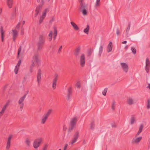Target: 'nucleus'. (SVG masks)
<instances>
[{
	"instance_id": "obj_1",
	"label": "nucleus",
	"mask_w": 150,
	"mask_h": 150,
	"mask_svg": "<svg viewBox=\"0 0 150 150\" xmlns=\"http://www.w3.org/2000/svg\"><path fill=\"white\" fill-rule=\"evenodd\" d=\"M41 63V60L39 56L37 55H35L32 57V61L30 66V71L32 72L33 68L35 65H38Z\"/></svg>"
},
{
	"instance_id": "obj_2",
	"label": "nucleus",
	"mask_w": 150,
	"mask_h": 150,
	"mask_svg": "<svg viewBox=\"0 0 150 150\" xmlns=\"http://www.w3.org/2000/svg\"><path fill=\"white\" fill-rule=\"evenodd\" d=\"M43 140V139L41 137L35 140L33 144L34 148L36 149H38L40 146Z\"/></svg>"
},
{
	"instance_id": "obj_3",
	"label": "nucleus",
	"mask_w": 150,
	"mask_h": 150,
	"mask_svg": "<svg viewBox=\"0 0 150 150\" xmlns=\"http://www.w3.org/2000/svg\"><path fill=\"white\" fill-rule=\"evenodd\" d=\"M142 136L135 135L134 137L132 139V142L134 144H138L142 140Z\"/></svg>"
},
{
	"instance_id": "obj_4",
	"label": "nucleus",
	"mask_w": 150,
	"mask_h": 150,
	"mask_svg": "<svg viewBox=\"0 0 150 150\" xmlns=\"http://www.w3.org/2000/svg\"><path fill=\"white\" fill-rule=\"evenodd\" d=\"M77 120L76 117H74L72 119L70 122V127L68 130V132L69 133L71 132L73 128L75 126Z\"/></svg>"
},
{
	"instance_id": "obj_5",
	"label": "nucleus",
	"mask_w": 150,
	"mask_h": 150,
	"mask_svg": "<svg viewBox=\"0 0 150 150\" xmlns=\"http://www.w3.org/2000/svg\"><path fill=\"white\" fill-rule=\"evenodd\" d=\"M120 65L123 72L125 73L128 72L129 67L128 64L127 63L124 62H121L120 63Z\"/></svg>"
},
{
	"instance_id": "obj_6",
	"label": "nucleus",
	"mask_w": 150,
	"mask_h": 150,
	"mask_svg": "<svg viewBox=\"0 0 150 150\" xmlns=\"http://www.w3.org/2000/svg\"><path fill=\"white\" fill-rule=\"evenodd\" d=\"M150 67V61L149 59L147 58L145 59V70L147 73H149Z\"/></svg>"
},
{
	"instance_id": "obj_7",
	"label": "nucleus",
	"mask_w": 150,
	"mask_h": 150,
	"mask_svg": "<svg viewBox=\"0 0 150 150\" xmlns=\"http://www.w3.org/2000/svg\"><path fill=\"white\" fill-rule=\"evenodd\" d=\"M26 95H24L23 96L21 97L19 99L18 103L19 105L20 108L22 110V109L23 108L24 106L23 101L26 97Z\"/></svg>"
},
{
	"instance_id": "obj_8",
	"label": "nucleus",
	"mask_w": 150,
	"mask_h": 150,
	"mask_svg": "<svg viewBox=\"0 0 150 150\" xmlns=\"http://www.w3.org/2000/svg\"><path fill=\"white\" fill-rule=\"evenodd\" d=\"M87 7V5L86 4H82L80 6V11L82 12V14L84 16L87 15L88 14V12L86 9V8Z\"/></svg>"
},
{
	"instance_id": "obj_9",
	"label": "nucleus",
	"mask_w": 150,
	"mask_h": 150,
	"mask_svg": "<svg viewBox=\"0 0 150 150\" xmlns=\"http://www.w3.org/2000/svg\"><path fill=\"white\" fill-rule=\"evenodd\" d=\"M45 38L42 36H40L39 38L38 43L39 46H43L45 43Z\"/></svg>"
},
{
	"instance_id": "obj_10",
	"label": "nucleus",
	"mask_w": 150,
	"mask_h": 150,
	"mask_svg": "<svg viewBox=\"0 0 150 150\" xmlns=\"http://www.w3.org/2000/svg\"><path fill=\"white\" fill-rule=\"evenodd\" d=\"M80 64L82 67H83L85 63V58L84 54H82L80 57Z\"/></svg>"
},
{
	"instance_id": "obj_11",
	"label": "nucleus",
	"mask_w": 150,
	"mask_h": 150,
	"mask_svg": "<svg viewBox=\"0 0 150 150\" xmlns=\"http://www.w3.org/2000/svg\"><path fill=\"white\" fill-rule=\"evenodd\" d=\"M21 62V59H19L18 60V63L15 66L14 69V72L16 74L18 73V71L20 68Z\"/></svg>"
},
{
	"instance_id": "obj_12",
	"label": "nucleus",
	"mask_w": 150,
	"mask_h": 150,
	"mask_svg": "<svg viewBox=\"0 0 150 150\" xmlns=\"http://www.w3.org/2000/svg\"><path fill=\"white\" fill-rule=\"evenodd\" d=\"M127 103L130 105H131L133 104L134 103V99L132 97L128 98L127 100Z\"/></svg>"
},
{
	"instance_id": "obj_13",
	"label": "nucleus",
	"mask_w": 150,
	"mask_h": 150,
	"mask_svg": "<svg viewBox=\"0 0 150 150\" xmlns=\"http://www.w3.org/2000/svg\"><path fill=\"white\" fill-rule=\"evenodd\" d=\"M144 127V126L143 124H141L136 134L135 135H136L137 136H139L140 134H141V133L142 132L143 128Z\"/></svg>"
},
{
	"instance_id": "obj_14",
	"label": "nucleus",
	"mask_w": 150,
	"mask_h": 150,
	"mask_svg": "<svg viewBox=\"0 0 150 150\" xmlns=\"http://www.w3.org/2000/svg\"><path fill=\"white\" fill-rule=\"evenodd\" d=\"M0 32L1 35V40L2 42L4 41V34L5 33V31L3 29V28L2 26H1L0 28Z\"/></svg>"
},
{
	"instance_id": "obj_15",
	"label": "nucleus",
	"mask_w": 150,
	"mask_h": 150,
	"mask_svg": "<svg viewBox=\"0 0 150 150\" xmlns=\"http://www.w3.org/2000/svg\"><path fill=\"white\" fill-rule=\"evenodd\" d=\"M42 7L40 5H39L36 7L35 10L36 13L35 14V16H36L38 14L41 12L42 9Z\"/></svg>"
},
{
	"instance_id": "obj_16",
	"label": "nucleus",
	"mask_w": 150,
	"mask_h": 150,
	"mask_svg": "<svg viewBox=\"0 0 150 150\" xmlns=\"http://www.w3.org/2000/svg\"><path fill=\"white\" fill-rule=\"evenodd\" d=\"M12 31L13 40V41H15L16 37L18 35V32L16 30H12Z\"/></svg>"
},
{
	"instance_id": "obj_17",
	"label": "nucleus",
	"mask_w": 150,
	"mask_h": 150,
	"mask_svg": "<svg viewBox=\"0 0 150 150\" xmlns=\"http://www.w3.org/2000/svg\"><path fill=\"white\" fill-rule=\"evenodd\" d=\"M136 122V117L135 116H132L130 118V123L131 125H133Z\"/></svg>"
},
{
	"instance_id": "obj_18",
	"label": "nucleus",
	"mask_w": 150,
	"mask_h": 150,
	"mask_svg": "<svg viewBox=\"0 0 150 150\" xmlns=\"http://www.w3.org/2000/svg\"><path fill=\"white\" fill-rule=\"evenodd\" d=\"M25 143L27 146H30L31 144L30 139L28 138H26L25 140Z\"/></svg>"
},
{
	"instance_id": "obj_19",
	"label": "nucleus",
	"mask_w": 150,
	"mask_h": 150,
	"mask_svg": "<svg viewBox=\"0 0 150 150\" xmlns=\"http://www.w3.org/2000/svg\"><path fill=\"white\" fill-rule=\"evenodd\" d=\"M54 29V33H53V39L55 40L56 38L57 34V27L56 26H54L53 27Z\"/></svg>"
},
{
	"instance_id": "obj_20",
	"label": "nucleus",
	"mask_w": 150,
	"mask_h": 150,
	"mask_svg": "<svg viewBox=\"0 0 150 150\" xmlns=\"http://www.w3.org/2000/svg\"><path fill=\"white\" fill-rule=\"evenodd\" d=\"M48 117L45 115L42 117L41 121V123L42 124H44L47 121Z\"/></svg>"
},
{
	"instance_id": "obj_21",
	"label": "nucleus",
	"mask_w": 150,
	"mask_h": 150,
	"mask_svg": "<svg viewBox=\"0 0 150 150\" xmlns=\"http://www.w3.org/2000/svg\"><path fill=\"white\" fill-rule=\"evenodd\" d=\"M71 24L75 30H78L79 28L78 26L73 22H71Z\"/></svg>"
},
{
	"instance_id": "obj_22",
	"label": "nucleus",
	"mask_w": 150,
	"mask_h": 150,
	"mask_svg": "<svg viewBox=\"0 0 150 150\" xmlns=\"http://www.w3.org/2000/svg\"><path fill=\"white\" fill-rule=\"evenodd\" d=\"M130 23H129L127 27L126 30V36L127 37H128L129 35V31L130 29Z\"/></svg>"
},
{
	"instance_id": "obj_23",
	"label": "nucleus",
	"mask_w": 150,
	"mask_h": 150,
	"mask_svg": "<svg viewBox=\"0 0 150 150\" xmlns=\"http://www.w3.org/2000/svg\"><path fill=\"white\" fill-rule=\"evenodd\" d=\"M7 4L9 8H11L13 5V0H7Z\"/></svg>"
},
{
	"instance_id": "obj_24",
	"label": "nucleus",
	"mask_w": 150,
	"mask_h": 150,
	"mask_svg": "<svg viewBox=\"0 0 150 150\" xmlns=\"http://www.w3.org/2000/svg\"><path fill=\"white\" fill-rule=\"evenodd\" d=\"M57 79L56 78H54L53 81L52 87L53 89H55L56 88L57 86Z\"/></svg>"
},
{
	"instance_id": "obj_25",
	"label": "nucleus",
	"mask_w": 150,
	"mask_h": 150,
	"mask_svg": "<svg viewBox=\"0 0 150 150\" xmlns=\"http://www.w3.org/2000/svg\"><path fill=\"white\" fill-rule=\"evenodd\" d=\"M24 52V49L23 47H19L18 49V55L23 54Z\"/></svg>"
},
{
	"instance_id": "obj_26",
	"label": "nucleus",
	"mask_w": 150,
	"mask_h": 150,
	"mask_svg": "<svg viewBox=\"0 0 150 150\" xmlns=\"http://www.w3.org/2000/svg\"><path fill=\"white\" fill-rule=\"evenodd\" d=\"M90 27L89 25H87L86 27L83 30V32L86 34H88L89 33Z\"/></svg>"
},
{
	"instance_id": "obj_27",
	"label": "nucleus",
	"mask_w": 150,
	"mask_h": 150,
	"mask_svg": "<svg viewBox=\"0 0 150 150\" xmlns=\"http://www.w3.org/2000/svg\"><path fill=\"white\" fill-rule=\"evenodd\" d=\"M7 104H6L2 108L1 111L0 112V113L1 115L4 112L6 109V107L7 106Z\"/></svg>"
},
{
	"instance_id": "obj_28",
	"label": "nucleus",
	"mask_w": 150,
	"mask_h": 150,
	"mask_svg": "<svg viewBox=\"0 0 150 150\" xmlns=\"http://www.w3.org/2000/svg\"><path fill=\"white\" fill-rule=\"evenodd\" d=\"M52 111V109H50L48 110L47 112L45 114V115L48 117Z\"/></svg>"
},
{
	"instance_id": "obj_29",
	"label": "nucleus",
	"mask_w": 150,
	"mask_h": 150,
	"mask_svg": "<svg viewBox=\"0 0 150 150\" xmlns=\"http://www.w3.org/2000/svg\"><path fill=\"white\" fill-rule=\"evenodd\" d=\"M79 136V132H75L74 136V138L78 139Z\"/></svg>"
},
{
	"instance_id": "obj_30",
	"label": "nucleus",
	"mask_w": 150,
	"mask_h": 150,
	"mask_svg": "<svg viewBox=\"0 0 150 150\" xmlns=\"http://www.w3.org/2000/svg\"><path fill=\"white\" fill-rule=\"evenodd\" d=\"M48 11V8L46 9L43 12L42 16L45 17L47 11Z\"/></svg>"
},
{
	"instance_id": "obj_31",
	"label": "nucleus",
	"mask_w": 150,
	"mask_h": 150,
	"mask_svg": "<svg viewBox=\"0 0 150 150\" xmlns=\"http://www.w3.org/2000/svg\"><path fill=\"white\" fill-rule=\"evenodd\" d=\"M53 33L52 31H51L49 33L48 36L50 37L49 38V40L50 41H51L52 39V36Z\"/></svg>"
},
{
	"instance_id": "obj_32",
	"label": "nucleus",
	"mask_w": 150,
	"mask_h": 150,
	"mask_svg": "<svg viewBox=\"0 0 150 150\" xmlns=\"http://www.w3.org/2000/svg\"><path fill=\"white\" fill-rule=\"evenodd\" d=\"M100 0H96V2L95 4L96 7H98L100 5Z\"/></svg>"
},
{
	"instance_id": "obj_33",
	"label": "nucleus",
	"mask_w": 150,
	"mask_h": 150,
	"mask_svg": "<svg viewBox=\"0 0 150 150\" xmlns=\"http://www.w3.org/2000/svg\"><path fill=\"white\" fill-rule=\"evenodd\" d=\"M13 135H12V134L10 135L9 136V137L8 138L7 142H8L11 143V139L13 137Z\"/></svg>"
},
{
	"instance_id": "obj_34",
	"label": "nucleus",
	"mask_w": 150,
	"mask_h": 150,
	"mask_svg": "<svg viewBox=\"0 0 150 150\" xmlns=\"http://www.w3.org/2000/svg\"><path fill=\"white\" fill-rule=\"evenodd\" d=\"M77 140V139L73 138V139L71 141V142H70L71 144V145H73L74 143H75L76 142Z\"/></svg>"
},
{
	"instance_id": "obj_35",
	"label": "nucleus",
	"mask_w": 150,
	"mask_h": 150,
	"mask_svg": "<svg viewBox=\"0 0 150 150\" xmlns=\"http://www.w3.org/2000/svg\"><path fill=\"white\" fill-rule=\"evenodd\" d=\"M131 50L133 54H135L136 53L137 50L135 47H131Z\"/></svg>"
},
{
	"instance_id": "obj_36",
	"label": "nucleus",
	"mask_w": 150,
	"mask_h": 150,
	"mask_svg": "<svg viewBox=\"0 0 150 150\" xmlns=\"http://www.w3.org/2000/svg\"><path fill=\"white\" fill-rule=\"evenodd\" d=\"M76 86L77 88H79L81 87V83L79 81H78L76 83Z\"/></svg>"
},
{
	"instance_id": "obj_37",
	"label": "nucleus",
	"mask_w": 150,
	"mask_h": 150,
	"mask_svg": "<svg viewBox=\"0 0 150 150\" xmlns=\"http://www.w3.org/2000/svg\"><path fill=\"white\" fill-rule=\"evenodd\" d=\"M10 145H11V143L8 142H7V144H6V149H7V150L9 149L10 147Z\"/></svg>"
},
{
	"instance_id": "obj_38",
	"label": "nucleus",
	"mask_w": 150,
	"mask_h": 150,
	"mask_svg": "<svg viewBox=\"0 0 150 150\" xmlns=\"http://www.w3.org/2000/svg\"><path fill=\"white\" fill-rule=\"evenodd\" d=\"M147 108L148 109L150 108V100L149 99L147 101Z\"/></svg>"
},
{
	"instance_id": "obj_39",
	"label": "nucleus",
	"mask_w": 150,
	"mask_h": 150,
	"mask_svg": "<svg viewBox=\"0 0 150 150\" xmlns=\"http://www.w3.org/2000/svg\"><path fill=\"white\" fill-rule=\"evenodd\" d=\"M80 50V49L79 48H76L75 50V54L76 55H77L79 53V52Z\"/></svg>"
},
{
	"instance_id": "obj_40",
	"label": "nucleus",
	"mask_w": 150,
	"mask_h": 150,
	"mask_svg": "<svg viewBox=\"0 0 150 150\" xmlns=\"http://www.w3.org/2000/svg\"><path fill=\"white\" fill-rule=\"evenodd\" d=\"M45 18V17H42V16L40 17L39 21V23L40 24H41L42 23Z\"/></svg>"
},
{
	"instance_id": "obj_41",
	"label": "nucleus",
	"mask_w": 150,
	"mask_h": 150,
	"mask_svg": "<svg viewBox=\"0 0 150 150\" xmlns=\"http://www.w3.org/2000/svg\"><path fill=\"white\" fill-rule=\"evenodd\" d=\"M95 126V124L93 122L91 123L90 125V128L91 129H93L94 128Z\"/></svg>"
},
{
	"instance_id": "obj_42",
	"label": "nucleus",
	"mask_w": 150,
	"mask_h": 150,
	"mask_svg": "<svg viewBox=\"0 0 150 150\" xmlns=\"http://www.w3.org/2000/svg\"><path fill=\"white\" fill-rule=\"evenodd\" d=\"M106 50L108 52H110L112 51V47H106Z\"/></svg>"
},
{
	"instance_id": "obj_43",
	"label": "nucleus",
	"mask_w": 150,
	"mask_h": 150,
	"mask_svg": "<svg viewBox=\"0 0 150 150\" xmlns=\"http://www.w3.org/2000/svg\"><path fill=\"white\" fill-rule=\"evenodd\" d=\"M67 129V127L66 125H64L63 126L62 130L64 132L66 131Z\"/></svg>"
},
{
	"instance_id": "obj_44",
	"label": "nucleus",
	"mask_w": 150,
	"mask_h": 150,
	"mask_svg": "<svg viewBox=\"0 0 150 150\" xmlns=\"http://www.w3.org/2000/svg\"><path fill=\"white\" fill-rule=\"evenodd\" d=\"M107 91V89L105 88L102 92V94L103 95L105 96L106 93Z\"/></svg>"
},
{
	"instance_id": "obj_45",
	"label": "nucleus",
	"mask_w": 150,
	"mask_h": 150,
	"mask_svg": "<svg viewBox=\"0 0 150 150\" xmlns=\"http://www.w3.org/2000/svg\"><path fill=\"white\" fill-rule=\"evenodd\" d=\"M146 87L147 88L150 90V83L147 82Z\"/></svg>"
},
{
	"instance_id": "obj_46",
	"label": "nucleus",
	"mask_w": 150,
	"mask_h": 150,
	"mask_svg": "<svg viewBox=\"0 0 150 150\" xmlns=\"http://www.w3.org/2000/svg\"><path fill=\"white\" fill-rule=\"evenodd\" d=\"M48 145H45L43 147L42 150H47Z\"/></svg>"
},
{
	"instance_id": "obj_47",
	"label": "nucleus",
	"mask_w": 150,
	"mask_h": 150,
	"mask_svg": "<svg viewBox=\"0 0 150 150\" xmlns=\"http://www.w3.org/2000/svg\"><path fill=\"white\" fill-rule=\"evenodd\" d=\"M42 74V71L40 69L38 70V76H41Z\"/></svg>"
},
{
	"instance_id": "obj_48",
	"label": "nucleus",
	"mask_w": 150,
	"mask_h": 150,
	"mask_svg": "<svg viewBox=\"0 0 150 150\" xmlns=\"http://www.w3.org/2000/svg\"><path fill=\"white\" fill-rule=\"evenodd\" d=\"M41 76H37V81L38 82H39L41 80Z\"/></svg>"
},
{
	"instance_id": "obj_49",
	"label": "nucleus",
	"mask_w": 150,
	"mask_h": 150,
	"mask_svg": "<svg viewBox=\"0 0 150 150\" xmlns=\"http://www.w3.org/2000/svg\"><path fill=\"white\" fill-rule=\"evenodd\" d=\"M45 1L44 0H41L40 4L39 5H40L42 6V5H43L45 3Z\"/></svg>"
},
{
	"instance_id": "obj_50",
	"label": "nucleus",
	"mask_w": 150,
	"mask_h": 150,
	"mask_svg": "<svg viewBox=\"0 0 150 150\" xmlns=\"http://www.w3.org/2000/svg\"><path fill=\"white\" fill-rule=\"evenodd\" d=\"M116 34L117 35H119L120 34V32L119 30V29L117 28L116 29Z\"/></svg>"
},
{
	"instance_id": "obj_51",
	"label": "nucleus",
	"mask_w": 150,
	"mask_h": 150,
	"mask_svg": "<svg viewBox=\"0 0 150 150\" xmlns=\"http://www.w3.org/2000/svg\"><path fill=\"white\" fill-rule=\"evenodd\" d=\"M115 107V103L114 102L113 103L112 106V108L113 110L114 109Z\"/></svg>"
},
{
	"instance_id": "obj_52",
	"label": "nucleus",
	"mask_w": 150,
	"mask_h": 150,
	"mask_svg": "<svg viewBox=\"0 0 150 150\" xmlns=\"http://www.w3.org/2000/svg\"><path fill=\"white\" fill-rule=\"evenodd\" d=\"M112 42H110L108 45V47H112Z\"/></svg>"
},
{
	"instance_id": "obj_53",
	"label": "nucleus",
	"mask_w": 150,
	"mask_h": 150,
	"mask_svg": "<svg viewBox=\"0 0 150 150\" xmlns=\"http://www.w3.org/2000/svg\"><path fill=\"white\" fill-rule=\"evenodd\" d=\"M20 25V23H19L17 24V25H16V28L18 29H19Z\"/></svg>"
},
{
	"instance_id": "obj_54",
	"label": "nucleus",
	"mask_w": 150,
	"mask_h": 150,
	"mask_svg": "<svg viewBox=\"0 0 150 150\" xmlns=\"http://www.w3.org/2000/svg\"><path fill=\"white\" fill-rule=\"evenodd\" d=\"M68 146V144H66L64 148V150H67V148Z\"/></svg>"
},
{
	"instance_id": "obj_55",
	"label": "nucleus",
	"mask_w": 150,
	"mask_h": 150,
	"mask_svg": "<svg viewBox=\"0 0 150 150\" xmlns=\"http://www.w3.org/2000/svg\"><path fill=\"white\" fill-rule=\"evenodd\" d=\"M80 3V6H81L82 4H84L83 3V0H79Z\"/></svg>"
},
{
	"instance_id": "obj_56",
	"label": "nucleus",
	"mask_w": 150,
	"mask_h": 150,
	"mask_svg": "<svg viewBox=\"0 0 150 150\" xmlns=\"http://www.w3.org/2000/svg\"><path fill=\"white\" fill-rule=\"evenodd\" d=\"M2 11V8H0V15L1 14Z\"/></svg>"
},
{
	"instance_id": "obj_57",
	"label": "nucleus",
	"mask_w": 150,
	"mask_h": 150,
	"mask_svg": "<svg viewBox=\"0 0 150 150\" xmlns=\"http://www.w3.org/2000/svg\"><path fill=\"white\" fill-rule=\"evenodd\" d=\"M103 50V49L102 47H100L99 49L100 51L101 52Z\"/></svg>"
},
{
	"instance_id": "obj_58",
	"label": "nucleus",
	"mask_w": 150,
	"mask_h": 150,
	"mask_svg": "<svg viewBox=\"0 0 150 150\" xmlns=\"http://www.w3.org/2000/svg\"><path fill=\"white\" fill-rule=\"evenodd\" d=\"M127 42V41H123L122 42V43L123 44H126Z\"/></svg>"
},
{
	"instance_id": "obj_59",
	"label": "nucleus",
	"mask_w": 150,
	"mask_h": 150,
	"mask_svg": "<svg viewBox=\"0 0 150 150\" xmlns=\"http://www.w3.org/2000/svg\"><path fill=\"white\" fill-rule=\"evenodd\" d=\"M21 35H23L24 34V31L23 30H22L21 32Z\"/></svg>"
},
{
	"instance_id": "obj_60",
	"label": "nucleus",
	"mask_w": 150,
	"mask_h": 150,
	"mask_svg": "<svg viewBox=\"0 0 150 150\" xmlns=\"http://www.w3.org/2000/svg\"><path fill=\"white\" fill-rule=\"evenodd\" d=\"M62 50L61 47H59L58 50L59 52H60Z\"/></svg>"
},
{
	"instance_id": "obj_61",
	"label": "nucleus",
	"mask_w": 150,
	"mask_h": 150,
	"mask_svg": "<svg viewBox=\"0 0 150 150\" xmlns=\"http://www.w3.org/2000/svg\"><path fill=\"white\" fill-rule=\"evenodd\" d=\"M40 0H37V1L38 3H39L40 2Z\"/></svg>"
},
{
	"instance_id": "obj_62",
	"label": "nucleus",
	"mask_w": 150,
	"mask_h": 150,
	"mask_svg": "<svg viewBox=\"0 0 150 150\" xmlns=\"http://www.w3.org/2000/svg\"><path fill=\"white\" fill-rule=\"evenodd\" d=\"M25 23V21H23V24H24Z\"/></svg>"
},
{
	"instance_id": "obj_63",
	"label": "nucleus",
	"mask_w": 150,
	"mask_h": 150,
	"mask_svg": "<svg viewBox=\"0 0 150 150\" xmlns=\"http://www.w3.org/2000/svg\"><path fill=\"white\" fill-rule=\"evenodd\" d=\"M68 99H69V96H68Z\"/></svg>"
},
{
	"instance_id": "obj_64",
	"label": "nucleus",
	"mask_w": 150,
	"mask_h": 150,
	"mask_svg": "<svg viewBox=\"0 0 150 150\" xmlns=\"http://www.w3.org/2000/svg\"><path fill=\"white\" fill-rule=\"evenodd\" d=\"M59 150H61V149H59Z\"/></svg>"
}]
</instances>
